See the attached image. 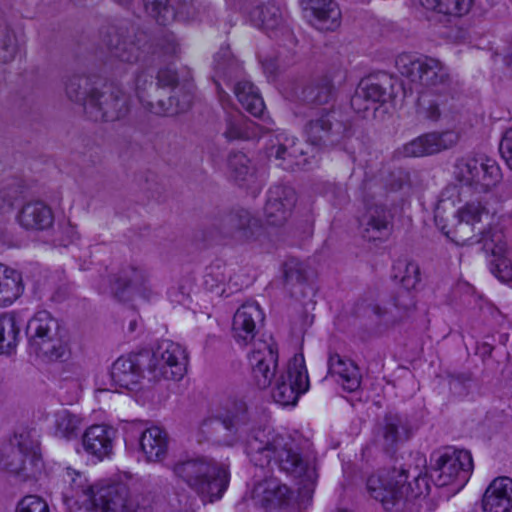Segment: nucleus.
Masks as SVG:
<instances>
[{"label": "nucleus", "mask_w": 512, "mask_h": 512, "mask_svg": "<svg viewBox=\"0 0 512 512\" xmlns=\"http://www.w3.org/2000/svg\"><path fill=\"white\" fill-rule=\"evenodd\" d=\"M245 453L256 467L275 465L281 472L300 481L307 492L318 479L315 455L304 451L292 437L264 427L252 429L244 440Z\"/></svg>", "instance_id": "obj_1"}, {"label": "nucleus", "mask_w": 512, "mask_h": 512, "mask_svg": "<svg viewBox=\"0 0 512 512\" xmlns=\"http://www.w3.org/2000/svg\"><path fill=\"white\" fill-rule=\"evenodd\" d=\"M395 66L412 88H421L417 101L419 117L436 122L455 113L456 102L451 93L449 70L441 61L402 53L397 56Z\"/></svg>", "instance_id": "obj_2"}, {"label": "nucleus", "mask_w": 512, "mask_h": 512, "mask_svg": "<svg viewBox=\"0 0 512 512\" xmlns=\"http://www.w3.org/2000/svg\"><path fill=\"white\" fill-rule=\"evenodd\" d=\"M62 479L67 485L64 499L79 504L83 512H149L151 508L147 495L131 492L122 483L101 487L95 492L87 477L70 467L64 470Z\"/></svg>", "instance_id": "obj_3"}, {"label": "nucleus", "mask_w": 512, "mask_h": 512, "mask_svg": "<svg viewBox=\"0 0 512 512\" xmlns=\"http://www.w3.org/2000/svg\"><path fill=\"white\" fill-rule=\"evenodd\" d=\"M418 465L407 468L381 470L367 479V490L387 511L400 512L410 504L428 495L430 484L426 459L418 458Z\"/></svg>", "instance_id": "obj_4"}, {"label": "nucleus", "mask_w": 512, "mask_h": 512, "mask_svg": "<svg viewBox=\"0 0 512 512\" xmlns=\"http://www.w3.org/2000/svg\"><path fill=\"white\" fill-rule=\"evenodd\" d=\"M171 469L174 476L196 492L205 503L221 499L230 481L228 468L207 457L179 460Z\"/></svg>", "instance_id": "obj_5"}, {"label": "nucleus", "mask_w": 512, "mask_h": 512, "mask_svg": "<svg viewBox=\"0 0 512 512\" xmlns=\"http://www.w3.org/2000/svg\"><path fill=\"white\" fill-rule=\"evenodd\" d=\"M430 478L436 486H452L460 491L470 479L473 471L471 453L467 450L446 447L432 455Z\"/></svg>", "instance_id": "obj_6"}, {"label": "nucleus", "mask_w": 512, "mask_h": 512, "mask_svg": "<svg viewBox=\"0 0 512 512\" xmlns=\"http://www.w3.org/2000/svg\"><path fill=\"white\" fill-rule=\"evenodd\" d=\"M26 334L30 352L37 357L56 361L66 354L67 347L60 336L59 323L47 311H39L29 320Z\"/></svg>", "instance_id": "obj_7"}, {"label": "nucleus", "mask_w": 512, "mask_h": 512, "mask_svg": "<svg viewBox=\"0 0 512 512\" xmlns=\"http://www.w3.org/2000/svg\"><path fill=\"white\" fill-rule=\"evenodd\" d=\"M454 179L477 193L490 192L500 183L502 172L498 163L486 155H468L456 160Z\"/></svg>", "instance_id": "obj_8"}, {"label": "nucleus", "mask_w": 512, "mask_h": 512, "mask_svg": "<svg viewBox=\"0 0 512 512\" xmlns=\"http://www.w3.org/2000/svg\"><path fill=\"white\" fill-rule=\"evenodd\" d=\"M458 223L453 231V236L449 232L445 234L456 244L465 245L467 243L485 244L493 232L487 227L490 225L492 215L489 209L479 200H470L465 202L456 211Z\"/></svg>", "instance_id": "obj_9"}, {"label": "nucleus", "mask_w": 512, "mask_h": 512, "mask_svg": "<svg viewBox=\"0 0 512 512\" xmlns=\"http://www.w3.org/2000/svg\"><path fill=\"white\" fill-rule=\"evenodd\" d=\"M188 354L179 343L165 339L149 358L146 372L150 380H181L187 372Z\"/></svg>", "instance_id": "obj_10"}, {"label": "nucleus", "mask_w": 512, "mask_h": 512, "mask_svg": "<svg viewBox=\"0 0 512 512\" xmlns=\"http://www.w3.org/2000/svg\"><path fill=\"white\" fill-rule=\"evenodd\" d=\"M249 423V416L244 403L235 405L233 411L223 416L204 419L199 427L203 439L218 444L231 446L239 439Z\"/></svg>", "instance_id": "obj_11"}, {"label": "nucleus", "mask_w": 512, "mask_h": 512, "mask_svg": "<svg viewBox=\"0 0 512 512\" xmlns=\"http://www.w3.org/2000/svg\"><path fill=\"white\" fill-rule=\"evenodd\" d=\"M129 107L126 93L114 84H105L90 92L84 111L93 121H115L125 117Z\"/></svg>", "instance_id": "obj_12"}, {"label": "nucleus", "mask_w": 512, "mask_h": 512, "mask_svg": "<svg viewBox=\"0 0 512 512\" xmlns=\"http://www.w3.org/2000/svg\"><path fill=\"white\" fill-rule=\"evenodd\" d=\"M15 439L16 446L10 448L4 468L20 481L36 479L43 467L38 440L29 433H22Z\"/></svg>", "instance_id": "obj_13"}, {"label": "nucleus", "mask_w": 512, "mask_h": 512, "mask_svg": "<svg viewBox=\"0 0 512 512\" xmlns=\"http://www.w3.org/2000/svg\"><path fill=\"white\" fill-rule=\"evenodd\" d=\"M309 388V378L303 354H295L287 366V375L276 380L272 390L274 401L282 406L295 405Z\"/></svg>", "instance_id": "obj_14"}, {"label": "nucleus", "mask_w": 512, "mask_h": 512, "mask_svg": "<svg viewBox=\"0 0 512 512\" xmlns=\"http://www.w3.org/2000/svg\"><path fill=\"white\" fill-rule=\"evenodd\" d=\"M218 231L222 237L240 244L255 243L264 235L261 221L246 209L224 215L219 221Z\"/></svg>", "instance_id": "obj_15"}, {"label": "nucleus", "mask_w": 512, "mask_h": 512, "mask_svg": "<svg viewBox=\"0 0 512 512\" xmlns=\"http://www.w3.org/2000/svg\"><path fill=\"white\" fill-rule=\"evenodd\" d=\"M304 132L311 145L330 148L346 137L347 127L336 118L333 111H323L305 125Z\"/></svg>", "instance_id": "obj_16"}, {"label": "nucleus", "mask_w": 512, "mask_h": 512, "mask_svg": "<svg viewBox=\"0 0 512 512\" xmlns=\"http://www.w3.org/2000/svg\"><path fill=\"white\" fill-rule=\"evenodd\" d=\"M252 377L260 389L269 387L276 376L278 349L274 343L258 341L248 356Z\"/></svg>", "instance_id": "obj_17"}, {"label": "nucleus", "mask_w": 512, "mask_h": 512, "mask_svg": "<svg viewBox=\"0 0 512 512\" xmlns=\"http://www.w3.org/2000/svg\"><path fill=\"white\" fill-rule=\"evenodd\" d=\"M292 491L276 477H267L254 484L250 500L254 506L265 510L286 508L292 499Z\"/></svg>", "instance_id": "obj_18"}, {"label": "nucleus", "mask_w": 512, "mask_h": 512, "mask_svg": "<svg viewBox=\"0 0 512 512\" xmlns=\"http://www.w3.org/2000/svg\"><path fill=\"white\" fill-rule=\"evenodd\" d=\"M457 139V135L452 131L428 133L406 143L398 153L404 157H423L453 147Z\"/></svg>", "instance_id": "obj_19"}, {"label": "nucleus", "mask_w": 512, "mask_h": 512, "mask_svg": "<svg viewBox=\"0 0 512 512\" xmlns=\"http://www.w3.org/2000/svg\"><path fill=\"white\" fill-rule=\"evenodd\" d=\"M392 214L380 201H366V211L360 224L362 236L368 241L380 240L387 237L391 230Z\"/></svg>", "instance_id": "obj_20"}, {"label": "nucleus", "mask_w": 512, "mask_h": 512, "mask_svg": "<svg viewBox=\"0 0 512 512\" xmlns=\"http://www.w3.org/2000/svg\"><path fill=\"white\" fill-rule=\"evenodd\" d=\"M264 314L256 302H247L239 307L234 314L232 335L240 345H247L256 335L257 324L262 323Z\"/></svg>", "instance_id": "obj_21"}, {"label": "nucleus", "mask_w": 512, "mask_h": 512, "mask_svg": "<svg viewBox=\"0 0 512 512\" xmlns=\"http://www.w3.org/2000/svg\"><path fill=\"white\" fill-rule=\"evenodd\" d=\"M296 195L293 188L277 185L269 189L265 206V217L269 225L280 226L288 219L295 205Z\"/></svg>", "instance_id": "obj_22"}, {"label": "nucleus", "mask_w": 512, "mask_h": 512, "mask_svg": "<svg viewBox=\"0 0 512 512\" xmlns=\"http://www.w3.org/2000/svg\"><path fill=\"white\" fill-rule=\"evenodd\" d=\"M154 92L148 99L142 103L151 113L160 116H174L187 111L193 100V94L190 89L177 88L171 91L167 100L162 99Z\"/></svg>", "instance_id": "obj_23"}, {"label": "nucleus", "mask_w": 512, "mask_h": 512, "mask_svg": "<svg viewBox=\"0 0 512 512\" xmlns=\"http://www.w3.org/2000/svg\"><path fill=\"white\" fill-rule=\"evenodd\" d=\"M116 430L105 424H96L88 427L82 436L84 451L97 460L108 457L113 450Z\"/></svg>", "instance_id": "obj_24"}, {"label": "nucleus", "mask_w": 512, "mask_h": 512, "mask_svg": "<svg viewBox=\"0 0 512 512\" xmlns=\"http://www.w3.org/2000/svg\"><path fill=\"white\" fill-rule=\"evenodd\" d=\"M394 278L397 279L404 289L399 291L395 297V306L408 310L414 307V297L410 292L420 281V270L417 263L408 260H398L393 266Z\"/></svg>", "instance_id": "obj_25"}, {"label": "nucleus", "mask_w": 512, "mask_h": 512, "mask_svg": "<svg viewBox=\"0 0 512 512\" xmlns=\"http://www.w3.org/2000/svg\"><path fill=\"white\" fill-rule=\"evenodd\" d=\"M483 512H511L512 479L500 476L492 480L482 498Z\"/></svg>", "instance_id": "obj_26"}, {"label": "nucleus", "mask_w": 512, "mask_h": 512, "mask_svg": "<svg viewBox=\"0 0 512 512\" xmlns=\"http://www.w3.org/2000/svg\"><path fill=\"white\" fill-rule=\"evenodd\" d=\"M16 220L27 231H45L52 227L54 214L43 201H30L19 210Z\"/></svg>", "instance_id": "obj_27"}, {"label": "nucleus", "mask_w": 512, "mask_h": 512, "mask_svg": "<svg viewBox=\"0 0 512 512\" xmlns=\"http://www.w3.org/2000/svg\"><path fill=\"white\" fill-rule=\"evenodd\" d=\"M484 248L490 251L494 260L492 261L491 270L495 276L503 282L512 280V260L510 258V250L507 245L505 236L500 231L491 234L489 240L485 241Z\"/></svg>", "instance_id": "obj_28"}, {"label": "nucleus", "mask_w": 512, "mask_h": 512, "mask_svg": "<svg viewBox=\"0 0 512 512\" xmlns=\"http://www.w3.org/2000/svg\"><path fill=\"white\" fill-rule=\"evenodd\" d=\"M328 373L336 377V381L348 392L356 391L362 376L359 367L350 359L337 353H331L328 358Z\"/></svg>", "instance_id": "obj_29"}, {"label": "nucleus", "mask_w": 512, "mask_h": 512, "mask_svg": "<svg viewBox=\"0 0 512 512\" xmlns=\"http://www.w3.org/2000/svg\"><path fill=\"white\" fill-rule=\"evenodd\" d=\"M305 11L314 17V25L320 30H335L340 25L341 11L333 0H301Z\"/></svg>", "instance_id": "obj_30"}, {"label": "nucleus", "mask_w": 512, "mask_h": 512, "mask_svg": "<svg viewBox=\"0 0 512 512\" xmlns=\"http://www.w3.org/2000/svg\"><path fill=\"white\" fill-rule=\"evenodd\" d=\"M139 445L147 462H162L168 454L169 436L164 429L152 426L141 433Z\"/></svg>", "instance_id": "obj_31"}, {"label": "nucleus", "mask_w": 512, "mask_h": 512, "mask_svg": "<svg viewBox=\"0 0 512 512\" xmlns=\"http://www.w3.org/2000/svg\"><path fill=\"white\" fill-rule=\"evenodd\" d=\"M148 282L147 272L140 267L127 265L118 274L113 275L110 292L122 300L127 290L140 291Z\"/></svg>", "instance_id": "obj_32"}, {"label": "nucleus", "mask_w": 512, "mask_h": 512, "mask_svg": "<svg viewBox=\"0 0 512 512\" xmlns=\"http://www.w3.org/2000/svg\"><path fill=\"white\" fill-rule=\"evenodd\" d=\"M142 377V369L135 357H119L112 365L111 379L116 387L133 389Z\"/></svg>", "instance_id": "obj_33"}, {"label": "nucleus", "mask_w": 512, "mask_h": 512, "mask_svg": "<svg viewBox=\"0 0 512 512\" xmlns=\"http://www.w3.org/2000/svg\"><path fill=\"white\" fill-rule=\"evenodd\" d=\"M249 17L251 22L266 33H271L283 27L285 18L282 10L274 3H266L254 7Z\"/></svg>", "instance_id": "obj_34"}, {"label": "nucleus", "mask_w": 512, "mask_h": 512, "mask_svg": "<svg viewBox=\"0 0 512 512\" xmlns=\"http://www.w3.org/2000/svg\"><path fill=\"white\" fill-rule=\"evenodd\" d=\"M24 291L21 273L0 264V306L11 305Z\"/></svg>", "instance_id": "obj_35"}, {"label": "nucleus", "mask_w": 512, "mask_h": 512, "mask_svg": "<svg viewBox=\"0 0 512 512\" xmlns=\"http://www.w3.org/2000/svg\"><path fill=\"white\" fill-rule=\"evenodd\" d=\"M241 66L234 59L228 50L218 52L214 57V82L216 84L219 98L221 101L228 97L225 91L220 87V80L231 81L239 76Z\"/></svg>", "instance_id": "obj_36"}, {"label": "nucleus", "mask_w": 512, "mask_h": 512, "mask_svg": "<svg viewBox=\"0 0 512 512\" xmlns=\"http://www.w3.org/2000/svg\"><path fill=\"white\" fill-rule=\"evenodd\" d=\"M301 143L294 138L286 137L284 142H279L278 145L272 146L269 151L270 156L280 160L279 165L285 170H293L305 164V160L301 161L303 156V149Z\"/></svg>", "instance_id": "obj_37"}, {"label": "nucleus", "mask_w": 512, "mask_h": 512, "mask_svg": "<svg viewBox=\"0 0 512 512\" xmlns=\"http://www.w3.org/2000/svg\"><path fill=\"white\" fill-rule=\"evenodd\" d=\"M257 129L258 126L253 121L248 120L240 112H235L226 118L223 135L228 141L248 140L258 135Z\"/></svg>", "instance_id": "obj_38"}, {"label": "nucleus", "mask_w": 512, "mask_h": 512, "mask_svg": "<svg viewBox=\"0 0 512 512\" xmlns=\"http://www.w3.org/2000/svg\"><path fill=\"white\" fill-rule=\"evenodd\" d=\"M408 437L407 423L400 415L388 414L385 416L382 427V445L386 450L394 448Z\"/></svg>", "instance_id": "obj_39"}, {"label": "nucleus", "mask_w": 512, "mask_h": 512, "mask_svg": "<svg viewBox=\"0 0 512 512\" xmlns=\"http://www.w3.org/2000/svg\"><path fill=\"white\" fill-rule=\"evenodd\" d=\"M82 426V418L67 409L53 414V434L55 437L71 440L76 438Z\"/></svg>", "instance_id": "obj_40"}, {"label": "nucleus", "mask_w": 512, "mask_h": 512, "mask_svg": "<svg viewBox=\"0 0 512 512\" xmlns=\"http://www.w3.org/2000/svg\"><path fill=\"white\" fill-rule=\"evenodd\" d=\"M234 93L243 108L255 117L262 115L265 104L258 89L249 81H239Z\"/></svg>", "instance_id": "obj_41"}, {"label": "nucleus", "mask_w": 512, "mask_h": 512, "mask_svg": "<svg viewBox=\"0 0 512 512\" xmlns=\"http://www.w3.org/2000/svg\"><path fill=\"white\" fill-rule=\"evenodd\" d=\"M108 37L109 39H105V43L114 57L126 63H134L140 59L142 50L138 44L122 39L114 30L109 33Z\"/></svg>", "instance_id": "obj_42"}, {"label": "nucleus", "mask_w": 512, "mask_h": 512, "mask_svg": "<svg viewBox=\"0 0 512 512\" xmlns=\"http://www.w3.org/2000/svg\"><path fill=\"white\" fill-rule=\"evenodd\" d=\"M334 96L332 81L325 77L307 85L302 91V100L308 104L324 105Z\"/></svg>", "instance_id": "obj_43"}, {"label": "nucleus", "mask_w": 512, "mask_h": 512, "mask_svg": "<svg viewBox=\"0 0 512 512\" xmlns=\"http://www.w3.org/2000/svg\"><path fill=\"white\" fill-rule=\"evenodd\" d=\"M20 328L14 315L4 313L0 316L1 354H10L18 343Z\"/></svg>", "instance_id": "obj_44"}, {"label": "nucleus", "mask_w": 512, "mask_h": 512, "mask_svg": "<svg viewBox=\"0 0 512 512\" xmlns=\"http://www.w3.org/2000/svg\"><path fill=\"white\" fill-rule=\"evenodd\" d=\"M419 3L428 10L460 17L470 11L473 0H419Z\"/></svg>", "instance_id": "obj_45"}, {"label": "nucleus", "mask_w": 512, "mask_h": 512, "mask_svg": "<svg viewBox=\"0 0 512 512\" xmlns=\"http://www.w3.org/2000/svg\"><path fill=\"white\" fill-rule=\"evenodd\" d=\"M228 169L231 177L239 184L252 182L255 177V171L250 165V160L242 152H234L229 155Z\"/></svg>", "instance_id": "obj_46"}, {"label": "nucleus", "mask_w": 512, "mask_h": 512, "mask_svg": "<svg viewBox=\"0 0 512 512\" xmlns=\"http://www.w3.org/2000/svg\"><path fill=\"white\" fill-rule=\"evenodd\" d=\"M145 13L161 25L174 21L175 11L171 0H142Z\"/></svg>", "instance_id": "obj_47"}, {"label": "nucleus", "mask_w": 512, "mask_h": 512, "mask_svg": "<svg viewBox=\"0 0 512 512\" xmlns=\"http://www.w3.org/2000/svg\"><path fill=\"white\" fill-rule=\"evenodd\" d=\"M65 90L68 98L84 106L89 94L97 88L91 87L90 79L84 75H73L65 83Z\"/></svg>", "instance_id": "obj_48"}, {"label": "nucleus", "mask_w": 512, "mask_h": 512, "mask_svg": "<svg viewBox=\"0 0 512 512\" xmlns=\"http://www.w3.org/2000/svg\"><path fill=\"white\" fill-rule=\"evenodd\" d=\"M389 82L387 76H383L382 78L368 77L361 80L358 89L364 92V95L369 101L377 105L385 101Z\"/></svg>", "instance_id": "obj_49"}, {"label": "nucleus", "mask_w": 512, "mask_h": 512, "mask_svg": "<svg viewBox=\"0 0 512 512\" xmlns=\"http://www.w3.org/2000/svg\"><path fill=\"white\" fill-rule=\"evenodd\" d=\"M17 53V42L14 33L6 25L0 24V61L9 62Z\"/></svg>", "instance_id": "obj_50"}, {"label": "nucleus", "mask_w": 512, "mask_h": 512, "mask_svg": "<svg viewBox=\"0 0 512 512\" xmlns=\"http://www.w3.org/2000/svg\"><path fill=\"white\" fill-rule=\"evenodd\" d=\"M81 380V374L78 369L72 372V375H66V372L62 374L59 388L67 392L68 395L66 397V401L68 403L78 400L82 390Z\"/></svg>", "instance_id": "obj_51"}, {"label": "nucleus", "mask_w": 512, "mask_h": 512, "mask_svg": "<svg viewBox=\"0 0 512 512\" xmlns=\"http://www.w3.org/2000/svg\"><path fill=\"white\" fill-rule=\"evenodd\" d=\"M153 75L143 69L137 72L134 79V91L141 103H144L149 95L154 94Z\"/></svg>", "instance_id": "obj_52"}, {"label": "nucleus", "mask_w": 512, "mask_h": 512, "mask_svg": "<svg viewBox=\"0 0 512 512\" xmlns=\"http://www.w3.org/2000/svg\"><path fill=\"white\" fill-rule=\"evenodd\" d=\"M175 19L180 22H190L198 18L199 5L195 1L177 0L173 2Z\"/></svg>", "instance_id": "obj_53"}, {"label": "nucleus", "mask_w": 512, "mask_h": 512, "mask_svg": "<svg viewBox=\"0 0 512 512\" xmlns=\"http://www.w3.org/2000/svg\"><path fill=\"white\" fill-rule=\"evenodd\" d=\"M15 512H50V509L40 496L26 495L17 503Z\"/></svg>", "instance_id": "obj_54"}, {"label": "nucleus", "mask_w": 512, "mask_h": 512, "mask_svg": "<svg viewBox=\"0 0 512 512\" xmlns=\"http://www.w3.org/2000/svg\"><path fill=\"white\" fill-rule=\"evenodd\" d=\"M157 82L154 87V92H159L161 89L165 88H171L177 89L179 88L177 86L178 77L177 73L174 69L170 67H165L159 69L157 76H156Z\"/></svg>", "instance_id": "obj_55"}, {"label": "nucleus", "mask_w": 512, "mask_h": 512, "mask_svg": "<svg viewBox=\"0 0 512 512\" xmlns=\"http://www.w3.org/2000/svg\"><path fill=\"white\" fill-rule=\"evenodd\" d=\"M351 107L362 117H366L369 112H374L377 109V105L369 101L364 95V92L360 91L358 88L351 98Z\"/></svg>", "instance_id": "obj_56"}, {"label": "nucleus", "mask_w": 512, "mask_h": 512, "mask_svg": "<svg viewBox=\"0 0 512 512\" xmlns=\"http://www.w3.org/2000/svg\"><path fill=\"white\" fill-rule=\"evenodd\" d=\"M22 194V188L16 182L8 184L0 190V207H12Z\"/></svg>", "instance_id": "obj_57"}, {"label": "nucleus", "mask_w": 512, "mask_h": 512, "mask_svg": "<svg viewBox=\"0 0 512 512\" xmlns=\"http://www.w3.org/2000/svg\"><path fill=\"white\" fill-rule=\"evenodd\" d=\"M499 151L508 167L512 170V129L507 130L503 135Z\"/></svg>", "instance_id": "obj_58"}, {"label": "nucleus", "mask_w": 512, "mask_h": 512, "mask_svg": "<svg viewBox=\"0 0 512 512\" xmlns=\"http://www.w3.org/2000/svg\"><path fill=\"white\" fill-rule=\"evenodd\" d=\"M285 277L287 280L304 281V269L303 265L297 261H290L285 264Z\"/></svg>", "instance_id": "obj_59"}, {"label": "nucleus", "mask_w": 512, "mask_h": 512, "mask_svg": "<svg viewBox=\"0 0 512 512\" xmlns=\"http://www.w3.org/2000/svg\"><path fill=\"white\" fill-rule=\"evenodd\" d=\"M64 230L67 232L68 234V239L67 240H63V244L64 245H67L69 243H72L75 239L78 238L77 236V231L75 229L74 226L68 224L64 227Z\"/></svg>", "instance_id": "obj_60"}, {"label": "nucleus", "mask_w": 512, "mask_h": 512, "mask_svg": "<svg viewBox=\"0 0 512 512\" xmlns=\"http://www.w3.org/2000/svg\"><path fill=\"white\" fill-rule=\"evenodd\" d=\"M263 69H264L265 73L274 75V73L276 72L277 66L272 60H270V61L267 60V61L263 62Z\"/></svg>", "instance_id": "obj_61"}, {"label": "nucleus", "mask_w": 512, "mask_h": 512, "mask_svg": "<svg viewBox=\"0 0 512 512\" xmlns=\"http://www.w3.org/2000/svg\"><path fill=\"white\" fill-rule=\"evenodd\" d=\"M138 326H139V319L137 317H134L129 321L128 331L133 333L137 330Z\"/></svg>", "instance_id": "obj_62"}, {"label": "nucleus", "mask_w": 512, "mask_h": 512, "mask_svg": "<svg viewBox=\"0 0 512 512\" xmlns=\"http://www.w3.org/2000/svg\"><path fill=\"white\" fill-rule=\"evenodd\" d=\"M506 63L510 70L512 71V53L506 57Z\"/></svg>", "instance_id": "obj_63"}, {"label": "nucleus", "mask_w": 512, "mask_h": 512, "mask_svg": "<svg viewBox=\"0 0 512 512\" xmlns=\"http://www.w3.org/2000/svg\"><path fill=\"white\" fill-rule=\"evenodd\" d=\"M336 512H352V511H349V510H346V509H340V510H337Z\"/></svg>", "instance_id": "obj_64"}]
</instances>
